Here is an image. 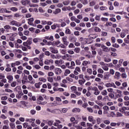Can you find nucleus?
<instances>
[{"label": "nucleus", "mask_w": 129, "mask_h": 129, "mask_svg": "<svg viewBox=\"0 0 129 129\" xmlns=\"http://www.w3.org/2000/svg\"><path fill=\"white\" fill-rule=\"evenodd\" d=\"M89 64H90V61L84 60L83 61L82 65H83V66H87V65H89Z\"/></svg>", "instance_id": "nucleus-12"}, {"label": "nucleus", "mask_w": 129, "mask_h": 129, "mask_svg": "<svg viewBox=\"0 0 129 129\" xmlns=\"http://www.w3.org/2000/svg\"><path fill=\"white\" fill-rule=\"evenodd\" d=\"M70 73H71V72L70 71V70L67 69V70H66L64 75V76H68V74H70Z\"/></svg>", "instance_id": "nucleus-18"}, {"label": "nucleus", "mask_w": 129, "mask_h": 129, "mask_svg": "<svg viewBox=\"0 0 129 129\" xmlns=\"http://www.w3.org/2000/svg\"><path fill=\"white\" fill-rule=\"evenodd\" d=\"M82 106L84 107V108H86L88 106V104L87 103H84L82 104Z\"/></svg>", "instance_id": "nucleus-46"}, {"label": "nucleus", "mask_w": 129, "mask_h": 129, "mask_svg": "<svg viewBox=\"0 0 129 129\" xmlns=\"http://www.w3.org/2000/svg\"><path fill=\"white\" fill-rule=\"evenodd\" d=\"M87 72L90 74V75H91L92 74V69H88L87 70Z\"/></svg>", "instance_id": "nucleus-48"}, {"label": "nucleus", "mask_w": 129, "mask_h": 129, "mask_svg": "<svg viewBox=\"0 0 129 129\" xmlns=\"http://www.w3.org/2000/svg\"><path fill=\"white\" fill-rule=\"evenodd\" d=\"M104 80H108L109 79V75H105L103 77Z\"/></svg>", "instance_id": "nucleus-24"}, {"label": "nucleus", "mask_w": 129, "mask_h": 129, "mask_svg": "<svg viewBox=\"0 0 129 129\" xmlns=\"http://www.w3.org/2000/svg\"><path fill=\"white\" fill-rule=\"evenodd\" d=\"M92 54L93 55H94V56H93V57H95V56H96V54H97L96 51L92 50Z\"/></svg>", "instance_id": "nucleus-60"}, {"label": "nucleus", "mask_w": 129, "mask_h": 129, "mask_svg": "<svg viewBox=\"0 0 129 129\" xmlns=\"http://www.w3.org/2000/svg\"><path fill=\"white\" fill-rule=\"evenodd\" d=\"M76 19V17L73 16L71 18V21H72V22H75Z\"/></svg>", "instance_id": "nucleus-57"}, {"label": "nucleus", "mask_w": 129, "mask_h": 129, "mask_svg": "<svg viewBox=\"0 0 129 129\" xmlns=\"http://www.w3.org/2000/svg\"><path fill=\"white\" fill-rule=\"evenodd\" d=\"M82 7H83V5H82V4H80V3L77 5V7L78 9H81L82 8Z\"/></svg>", "instance_id": "nucleus-61"}, {"label": "nucleus", "mask_w": 129, "mask_h": 129, "mask_svg": "<svg viewBox=\"0 0 129 129\" xmlns=\"http://www.w3.org/2000/svg\"><path fill=\"white\" fill-rule=\"evenodd\" d=\"M71 89L73 91H76V90H77V88L76 86H72L71 87Z\"/></svg>", "instance_id": "nucleus-50"}, {"label": "nucleus", "mask_w": 129, "mask_h": 129, "mask_svg": "<svg viewBox=\"0 0 129 129\" xmlns=\"http://www.w3.org/2000/svg\"><path fill=\"white\" fill-rule=\"evenodd\" d=\"M109 97L110 98H111L112 99H113V98H114V94H112V93H109L108 94Z\"/></svg>", "instance_id": "nucleus-54"}, {"label": "nucleus", "mask_w": 129, "mask_h": 129, "mask_svg": "<svg viewBox=\"0 0 129 129\" xmlns=\"http://www.w3.org/2000/svg\"><path fill=\"white\" fill-rule=\"evenodd\" d=\"M16 85H17V82L16 81L13 82L11 84V87H16Z\"/></svg>", "instance_id": "nucleus-29"}, {"label": "nucleus", "mask_w": 129, "mask_h": 129, "mask_svg": "<svg viewBox=\"0 0 129 129\" xmlns=\"http://www.w3.org/2000/svg\"><path fill=\"white\" fill-rule=\"evenodd\" d=\"M97 71L98 73H100L101 74H103V73L104 72V71H103V70H102V69H99Z\"/></svg>", "instance_id": "nucleus-40"}, {"label": "nucleus", "mask_w": 129, "mask_h": 129, "mask_svg": "<svg viewBox=\"0 0 129 129\" xmlns=\"http://www.w3.org/2000/svg\"><path fill=\"white\" fill-rule=\"evenodd\" d=\"M44 64L45 65H50V64H53V59H45L44 61Z\"/></svg>", "instance_id": "nucleus-7"}, {"label": "nucleus", "mask_w": 129, "mask_h": 129, "mask_svg": "<svg viewBox=\"0 0 129 129\" xmlns=\"http://www.w3.org/2000/svg\"><path fill=\"white\" fill-rule=\"evenodd\" d=\"M94 30L95 31V32H101V29H100V28H99L98 27H95Z\"/></svg>", "instance_id": "nucleus-26"}, {"label": "nucleus", "mask_w": 129, "mask_h": 129, "mask_svg": "<svg viewBox=\"0 0 129 129\" xmlns=\"http://www.w3.org/2000/svg\"><path fill=\"white\" fill-rule=\"evenodd\" d=\"M68 53L69 54H70V55H74V54H75V52H74V51H73L72 50H68Z\"/></svg>", "instance_id": "nucleus-33"}, {"label": "nucleus", "mask_w": 129, "mask_h": 129, "mask_svg": "<svg viewBox=\"0 0 129 129\" xmlns=\"http://www.w3.org/2000/svg\"><path fill=\"white\" fill-rule=\"evenodd\" d=\"M7 79L9 80L8 81V83H11L12 81H13L14 79V77L12 75H9L7 77Z\"/></svg>", "instance_id": "nucleus-8"}, {"label": "nucleus", "mask_w": 129, "mask_h": 129, "mask_svg": "<svg viewBox=\"0 0 129 129\" xmlns=\"http://www.w3.org/2000/svg\"><path fill=\"white\" fill-rule=\"evenodd\" d=\"M56 122L53 123V125H57V124H59V123H61V121L59 120H55Z\"/></svg>", "instance_id": "nucleus-32"}, {"label": "nucleus", "mask_w": 129, "mask_h": 129, "mask_svg": "<svg viewBox=\"0 0 129 129\" xmlns=\"http://www.w3.org/2000/svg\"><path fill=\"white\" fill-rule=\"evenodd\" d=\"M9 125L11 129L16 128V124H15V123L11 122L10 123Z\"/></svg>", "instance_id": "nucleus-14"}, {"label": "nucleus", "mask_w": 129, "mask_h": 129, "mask_svg": "<svg viewBox=\"0 0 129 129\" xmlns=\"http://www.w3.org/2000/svg\"><path fill=\"white\" fill-rule=\"evenodd\" d=\"M30 113H31V114H32V115H34V114H36V110H35V109L31 110Z\"/></svg>", "instance_id": "nucleus-52"}, {"label": "nucleus", "mask_w": 129, "mask_h": 129, "mask_svg": "<svg viewBox=\"0 0 129 129\" xmlns=\"http://www.w3.org/2000/svg\"><path fill=\"white\" fill-rule=\"evenodd\" d=\"M102 68L104 70V71H108V67L106 66H103Z\"/></svg>", "instance_id": "nucleus-35"}, {"label": "nucleus", "mask_w": 129, "mask_h": 129, "mask_svg": "<svg viewBox=\"0 0 129 129\" xmlns=\"http://www.w3.org/2000/svg\"><path fill=\"white\" fill-rule=\"evenodd\" d=\"M63 5H64V6H68V5H69V4H70V2L69 1V0H66L65 1H64L62 3Z\"/></svg>", "instance_id": "nucleus-27"}, {"label": "nucleus", "mask_w": 129, "mask_h": 129, "mask_svg": "<svg viewBox=\"0 0 129 129\" xmlns=\"http://www.w3.org/2000/svg\"><path fill=\"white\" fill-rule=\"evenodd\" d=\"M90 41V39H87L85 40V44H91V43H92V41Z\"/></svg>", "instance_id": "nucleus-36"}, {"label": "nucleus", "mask_w": 129, "mask_h": 129, "mask_svg": "<svg viewBox=\"0 0 129 129\" xmlns=\"http://www.w3.org/2000/svg\"><path fill=\"white\" fill-rule=\"evenodd\" d=\"M74 52H75V53H77V54H78V53L80 52V47H76L74 49Z\"/></svg>", "instance_id": "nucleus-19"}, {"label": "nucleus", "mask_w": 129, "mask_h": 129, "mask_svg": "<svg viewBox=\"0 0 129 129\" xmlns=\"http://www.w3.org/2000/svg\"><path fill=\"white\" fill-rule=\"evenodd\" d=\"M95 4H96L95 2L92 1L90 3V7H93V6H95Z\"/></svg>", "instance_id": "nucleus-43"}, {"label": "nucleus", "mask_w": 129, "mask_h": 129, "mask_svg": "<svg viewBox=\"0 0 129 129\" xmlns=\"http://www.w3.org/2000/svg\"><path fill=\"white\" fill-rule=\"evenodd\" d=\"M47 80L49 82L52 83V82H53V78L48 77Z\"/></svg>", "instance_id": "nucleus-59"}, {"label": "nucleus", "mask_w": 129, "mask_h": 129, "mask_svg": "<svg viewBox=\"0 0 129 129\" xmlns=\"http://www.w3.org/2000/svg\"><path fill=\"white\" fill-rule=\"evenodd\" d=\"M67 50L66 49H60V52L61 54H65L66 53Z\"/></svg>", "instance_id": "nucleus-41"}, {"label": "nucleus", "mask_w": 129, "mask_h": 129, "mask_svg": "<svg viewBox=\"0 0 129 129\" xmlns=\"http://www.w3.org/2000/svg\"><path fill=\"white\" fill-rule=\"evenodd\" d=\"M28 24L30 25V26H32L33 27H35V25L33 23L34 22V18H31L28 19Z\"/></svg>", "instance_id": "nucleus-6"}, {"label": "nucleus", "mask_w": 129, "mask_h": 129, "mask_svg": "<svg viewBox=\"0 0 129 129\" xmlns=\"http://www.w3.org/2000/svg\"><path fill=\"white\" fill-rule=\"evenodd\" d=\"M22 51H28V48L26 46H22Z\"/></svg>", "instance_id": "nucleus-55"}, {"label": "nucleus", "mask_w": 129, "mask_h": 129, "mask_svg": "<svg viewBox=\"0 0 129 129\" xmlns=\"http://www.w3.org/2000/svg\"><path fill=\"white\" fill-rule=\"evenodd\" d=\"M117 117H120L123 116L122 114L119 112H117L116 113Z\"/></svg>", "instance_id": "nucleus-47"}, {"label": "nucleus", "mask_w": 129, "mask_h": 129, "mask_svg": "<svg viewBox=\"0 0 129 129\" xmlns=\"http://www.w3.org/2000/svg\"><path fill=\"white\" fill-rule=\"evenodd\" d=\"M84 83H85V79H82L79 81V84H80V85H83Z\"/></svg>", "instance_id": "nucleus-20"}, {"label": "nucleus", "mask_w": 129, "mask_h": 129, "mask_svg": "<svg viewBox=\"0 0 129 129\" xmlns=\"http://www.w3.org/2000/svg\"><path fill=\"white\" fill-rule=\"evenodd\" d=\"M87 125L88 126L87 129H93V128H92V126H93V125H92V124L90 123H87Z\"/></svg>", "instance_id": "nucleus-23"}, {"label": "nucleus", "mask_w": 129, "mask_h": 129, "mask_svg": "<svg viewBox=\"0 0 129 129\" xmlns=\"http://www.w3.org/2000/svg\"><path fill=\"white\" fill-rule=\"evenodd\" d=\"M39 81H41L42 82L45 83L47 81V80L44 78H40L39 79Z\"/></svg>", "instance_id": "nucleus-34"}, {"label": "nucleus", "mask_w": 129, "mask_h": 129, "mask_svg": "<svg viewBox=\"0 0 129 129\" xmlns=\"http://www.w3.org/2000/svg\"><path fill=\"white\" fill-rule=\"evenodd\" d=\"M100 94V91H99V90H97V91H95L94 92V94L95 95H99V94Z\"/></svg>", "instance_id": "nucleus-49"}, {"label": "nucleus", "mask_w": 129, "mask_h": 129, "mask_svg": "<svg viewBox=\"0 0 129 129\" xmlns=\"http://www.w3.org/2000/svg\"><path fill=\"white\" fill-rule=\"evenodd\" d=\"M22 15L19 13H16L14 15V18H21Z\"/></svg>", "instance_id": "nucleus-45"}, {"label": "nucleus", "mask_w": 129, "mask_h": 129, "mask_svg": "<svg viewBox=\"0 0 129 129\" xmlns=\"http://www.w3.org/2000/svg\"><path fill=\"white\" fill-rule=\"evenodd\" d=\"M76 65H81V61L79 59H77L76 61Z\"/></svg>", "instance_id": "nucleus-30"}, {"label": "nucleus", "mask_w": 129, "mask_h": 129, "mask_svg": "<svg viewBox=\"0 0 129 129\" xmlns=\"http://www.w3.org/2000/svg\"><path fill=\"white\" fill-rule=\"evenodd\" d=\"M88 120H89V121H90L91 122H92V121H93V116H89L88 117Z\"/></svg>", "instance_id": "nucleus-37"}, {"label": "nucleus", "mask_w": 129, "mask_h": 129, "mask_svg": "<svg viewBox=\"0 0 129 129\" xmlns=\"http://www.w3.org/2000/svg\"><path fill=\"white\" fill-rule=\"evenodd\" d=\"M10 25L15 26L16 27H21L22 23H20V22H18L16 21H12L10 22Z\"/></svg>", "instance_id": "nucleus-1"}, {"label": "nucleus", "mask_w": 129, "mask_h": 129, "mask_svg": "<svg viewBox=\"0 0 129 129\" xmlns=\"http://www.w3.org/2000/svg\"><path fill=\"white\" fill-rule=\"evenodd\" d=\"M66 34H67L68 35H70L71 34V31L69 29H67L66 30Z\"/></svg>", "instance_id": "nucleus-38"}, {"label": "nucleus", "mask_w": 129, "mask_h": 129, "mask_svg": "<svg viewBox=\"0 0 129 129\" xmlns=\"http://www.w3.org/2000/svg\"><path fill=\"white\" fill-rule=\"evenodd\" d=\"M8 99V96H5L2 97L1 100H7Z\"/></svg>", "instance_id": "nucleus-63"}, {"label": "nucleus", "mask_w": 129, "mask_h": 129, "mask_svg": "<svg viewBox=\"0 0 129 129\" xmlns=\"http://www.w3.org/2000/svg\"><path fill=\"white\" fill-rule=\"evenodd\" d=\"M95 46L97 48H102V47L103 46V44H101L99 43H95Z\"/></svg>", "instance_id": "nucleus-25"}, {"label": "nucleus", "mask_w": 129, "mask_h": 129, "mask_svg": "<svg viewBox=\"0 0 129 129\" xmlns=\"http://www.w3.org/2000/svg\"><path fill=\"white\" fill-rule=\"evenodd\" d=\"M100 10L101 11H104V10H107V7H104V6L101 7L100 8Z\"/></svg>", "instance_id": "nucleus-56"}, {"label": "nucleus", "mask_w": 129, "mask_h": 129, "mask_svg": "<svg viewBox=\"0 0 129 129\" xmlns=\"http://www.w3.org/2000/svg\"><path fill=\"white\" fill-rule=\"evenodd\" d=\"M54 126H57V129H60L63 127V125H62V124H58L57 125H54Z\"/></svg>", "instance_id": "nucleus-39"}, {"label": "nucleus", "mask_w": 129, "mask_h": 129, "mask_svg": "<svg viewBox=\"0 0 129 129\" xmlns=\"http://www.w3.org/2000/svg\"><path fill=\"white\" fill-rule=\"evenodd\" d=\"M105 86L107 88H108L109 87H113V88H117V87H116V86H115V84H114V83H107L105 84Z\"/></svg>", "instance_id": "nucleus-3"}, {"label": "nucleus", "mask_w": 129, "mask_h": 129, "mask_svg": "<svg viewBox=\"0 0 129 129\" xmlns=\"http://www.w3.org/2000/svg\"><path fill=\"white\" fill-rule=\"evenodd\" d=\"M101 94L102 95H103L104 96H106V95H107L108 93L107 91L106 90H103L101 92Z\"/></svg>", "instance_id": "nucleus-16"}, {"label": "nucleus", "mask_w": 129, "mask_h": 129, "mask_svg": "<svg viewBox=\"0 0 129 129\" xmlns=\"http://www.w3.org/2000/svg\"><path fill=\"white\" fill-rule=\"evenodd\" d=\"M103 109L104 110H106V111H108L109 110V107H108V106H104L103 107Z\"/></svg>", "instance_id": "nucleus-42"}, {"label": "nucleus", "mask_w": 129, "mask_h": 129, "mask_svg": "<svg viewBox=\"0 0 129 129\" xmlns=\"http://www.w3.org/2000/svg\"><path fill=\"white\" fill-rule=\"evenodd\" d=\"M53 72H54L56 75H60V74L62 73V70L58 68H55L53 71Z\"/></svg>", "instance_id": "nucleus-4"}, {"label": "nucleus", "mask_w": 129, "mask_h": 129, "mask_svg": "<svg viewBox=\"0 0 129 129\" xmlns=\"http://www.w3.org/2000/svg\"><path fill=\"white\" fill-rule=\"evenodd\" d=\"M11 28H12V27L10 25H6V26H4V29L6 30H10V29H11Z\"/></svg>", "instance_id": "nucleus-44"}, {"label": "nucleus", "mask_w": 129, "mask_h": 129, "mask_svg": "<svg viewBox=\"0 0 129 129\" xmlns=\"http://www.w3.org/2000/svg\"><path fill=\"white\" fill-rule=\"evenodd\" d=\"M112 46L113 48H119V45L117 44V43H114Z\"/></svg>", "instance_id": "nucleus-51"}, {"label": "nucleus", "mask_w": 129, "mask_h": 129, "mask_svg": "<svg viewBox=\"0 0 129 129\" xmlns=\"http://www.w3.org/2000/svg\"><path fill=\"white\" fill-rule=\"evenodd\" d=\"M87 110L89 111V112H93V109L90 107H87Z\"/></svg>", "instance_id": "nucleus-64"}, {"label": "nucleus", "mask_w": 129, "mask_h": 129, "mask_svg": "<svg viewBox=\"0 0 129 129\" xmlns=\"http://www.w3.org/2000/svg\"><path fill=\"white\" fill-rule=\"evenodd\" d=\"M59 13H61V9H56L55 10V11L53 12V14H54V15H58V14H59Z\"/></svg>", "instance_id": "nucleus-22"}, {"label": "nucleus", "mask_w": 129, "mask_h": 129, "mask_svg": "<svg viewBox=\"0 0 129 129\" xmlns=\"http://www.w3.org/2000/svg\"><path fill=\"white\" fill-rule=\"evenodd\" d=\"M29 3H30V2L26 0H23L21 2V3L22 4V5H23V6H27L29 4Z\"/></svg>", "instance_id": "nucleus-13"}, {"label": "nucleus", "mask_w": 129, "mask_h": 129, "mask_svg": "<svg viewBox=\"0 0 129 129\" xmlns=\"http://www.w3.org/2000/svg\"><path fill=\"white\" fill-rule=\"evenodd\" d=\"M62 11H63V12H66V11H71V7L70 6L63 7L62 8Z\"/></svg>", "instance_id": "nucleus-10"}, {"label": "nucleus", "mask_w": 129, "mask_h": 129, "mask_svg": "<svg viewBox=\"0 0 129 129\" xmlns=\"http://www.w3.org/2000/svg\"><path fill=\"white\" fill-rule=\"evenodd\" d=\"M9 120L11 122L15 123L16 121V119L15 118H10Z\"/></svg>", "instance_id": "nucleus-53"}, {"label": "nucleus", "mask_w": 129, "mask_h": 129, "mask_svg": "<svg viewBox=\"0 0 129 129\" xmlns=\"http://www.w3.org/2000/svg\"><path fill=\"white\" fill-rule=\"evenodd\" d=\"M102 49V51L105 52H109L110 51V47H107L104 45H103Z\"/></svg>", "instance_id": "nucleus-5"}, {"label": "nucleus", "mask_w": 129, "mask_h": 129, "mask_svg": "<svg viewBox=\"0 0 129 129\" xmlns=\"http://www.w3.org/2000/svg\"><path fill=\"white\" fill-rule=\"evenodd\" d=\"M8 10H10L12 12H17L18 11V8L16 7H12L11 8H8Z\"/></svg>", "instance_id": "nucleus-21"}, {"label": "nucleus", "mask_w": 129, "mask_h": 129, "mask_svg": "<svg viewBox=\"0 0 129 129\" xmlns=\"http://www.w3.org/2000/svg\"><path fill=\"white\" fill-rule=\"evenodd\" d=\"M82 4H83V5H87V4H88V1H87V0H83V1L82 2Z\"/></svg>", "instance_id": "nucleus-58"}, {"label": "nucleus", "mask_w": 129, "mask_h": 129, "mask_svg": "<svg viewBox=\"0 0 129 129\" xmlns=\"http://www.w3.org/2000/svg\"><path fill=\"white\" fill-rule=\"evenodd\" d=\"M27 121H29V122H35V118H30V119H27Z\"/></svg>", "instance_id": "nucleus-31"}, {"label": "nucleus", "mask_w": 129, "mask_h": 129, "mask_svg": "<svg viewBox=\"0 0 129 129\" xmlns=\"http://www.w3.org/2000/svg\"><path fill=\"white\" fill-rule=\"evenodd\" d=\"M60 41H53V44L57 46V45H59L60 44Z\"/></svg>", "instance_id": "nucleus-62"}, {"label": "nucleus", "mask_w": 129, "mask_h": 129, "mask_svg": "<svg viewBox=\"0 0 129 129\" xmlns=\"http://www.w3.org/2000/svg\"><path fill=\"white\" fill-rule=\"evenodd\" d=\"M72 111L73 112H75V113H76V112H80L81 110H80V109H79V108H74L73 109Z\"/></svg>", "instance_id": "nucleus-17"}, {"label": "nucleus", "mask_w": 129, "mask_h": 129, "mask_svg": "<svg viewBox=\"0 0 129 129\" xmlns=\"http://www.w3.org/2000/svg\"><path fill=\"white\" fill-rule=\"evenodd\" d=\"M75 66V62L73 61L71 62V66L69 67V69H74Z\"/></svg>", "instance_id": "nucleus-11"}, {"label": "nucleus", "mask_w": 129, "mask_h": 129, "mask_svg": "<svg viewBox=\"0 0 129 129\" xmlns=\"http://www.w3.org/2000/svg\"><path fill=\"white\" fill-rule=\"evenodd\" d=\"M49 51L53 54H58V53H59L57 48L53 47H49Z\"/></svg>", "instance_id": "nucleus-2"}, {"label": "nucleus", "mask_w": 129, "mask_h": 129, "mask_svg": "<svg viewBox=\"0 0 129 129\" xmlns=\"http://www.w3.org/2000/svg\"><path fill=\"white\" fill-rule=\"evenodd\" d=\"M122 87H120V89H123V88L127 87V83L123 82V83H122Z\"/></svg>", "instance_id": "nucleus-15"}, {"label": "nucleus", "mask_w": 129, "mask_h": 129, "mask_svg": "<svg viewBox=\"0 0 129 129\" xmlns=\"http://www.w3.org/2000/svg\"><path fill=\"white\" fill-rule=\"evenodd\" d=\"M104 61L106 62L107 63H108L111 61V59L109 57H105L104 58Z\"/></svg>", "instance_id": "nucleus-28"}, {"label": "nucleus", "mask_w": 129, "mask_h": 129, "mask_svg": "<svg viewBox=\"0 0 129 129\" xmlns=\"http://www.w3.org/2000/svg\"><path fill=\"white\" fill-rule=\"evenodd\" d=\"M62 42L66 46H68V44H69V42L67 41V38L66 37H63L62 38Z\"/></svg>", "instance_id": "nucleus-9"}]
</instances>
